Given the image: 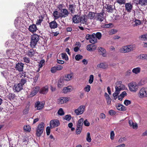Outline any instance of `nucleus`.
Here are the masks:
<instances>
[{
    "label": "nucleus",
    "mask_w": 147,
    "mask_h": 147,
    "mask_svg": "<svg viewBox=\"0 0 147 147\" xmlns=\"http://www.w3.org/2000/svg\"><path fill=\"white\" fill-rule=\"evenodd\" d=\"M30 39V47L32 48H35L40 39L39 36L36 34H34L32 35Z\"/></svg>",
    "instance_id": "obj_1"
},
{
    "label": "nucleus",
    "mask_w": 147,
    "mask_h": 147,
    "mask_svg": "<svg viewBox=\"0 0 147 147\" xmlns=\"http://www.w3.org/2000/svg\"><path fill=\"white\" fill-rule=\"evenodd\" d=\"M135 46L133 45H129L123 46L119 49V51L121 53H127L134 50Z\"/></svg>",
    "instance_id": "obj_2"
},
{
    "label": "nucleus",
    "mask_w": 147,
    "mask_h": 147,
    "mask_svg": "<svg viewBox=\"0 0 147 147\" xmlns=\"http://www.w3.org/2000/svg\"><path fill=\"white\" fill-rule=\"evenodd\" d=\"M45 124L41 122L38 126L36 129V134L37 136H40L42 134L44 129Z\"/></svg>",
    "instance_id": "obj_3"
},
{
    "label": "nucleus",
    "mask_w": 147,
    "mask_h": 147,
    "mask_svg": "<svg viewBox=\"0 0 147 147\" xmlns=\"http://www.w3.org/2000/svg\"><path fill=\"white\" fill-rule=\"evenodd\" d=\"M129 90L132 92H135L138 90V84L135 82H132L128 84Z\"/></svg>",
    "instance_id": "obj_4"
},
{
    "label": "nucleus",
    "mask_w": 147,
    "mask_h": 147,
    "mask_svg": "<svg viewBox=\"0 0 147 147\" xmlns=\"http://www.w3.org/2000/svg\"><path fill=\"white\" fill-rule=\"evenodd\" d=\"M138 96L141 98L147 97V88L143 87L138 94Z\"/></svg>",
    "instance_id": "obj_5"
},
{
    "label": "nucleus",
    "mask_w": 147,
    "mask_h": 147,
    "mask_svg": "<svg viewBox=\"0 0 147 147\" xmlns=\"http://www.w3.org/2000/svg\"><path fill=\"white\" fill-rule=\"evenodd\" d=\"M85 106L81 105L78 108L75 109L74 112L77 115H78L82 114L85 111Z\"/></svg>",
    "instance_id": "obj_6"
},
{
    "label": "nucleus",
    "mask_w": 147,
    "mask_h": 147,
    "mask_svg": "<svg viewBox=\"0 0 147 147\" xmlns=\"http://www.w3.org/2000/svg\"><path fill=\"white\" fill-rule=\"evenodd\" d=\"M40 89V88L38 86L34 87L29 94L28 95V97H32L36 95Z\"/></svg>",
    "instance_id": "obj_7"
},
{
    "label": "nucleus",
    "mask_w": 147,
    "mask_h": 147,
    "mask_svg": "<svg viewBox=\"0 0 147 147\" xmlns=\"http://www.w3.org/2000/svg\"><path fill=\"white\" fill-rule=\"evenodd\" d=\"M50 125L51 128L58 126L60 125L59 121L57 119H54L51 120L50 122Z\"/></svg>",
    "instance_id": "obj_8"
},
{
    "label": "nucleus",
    "mask_w": 147,
    "mask_h": 147,
    "mask_svg": "<svg viewBox=\"0 0 147 147\" xmlns=\"http://www.w3.org/2000/svg\"><path fill=\"white\" fill-rule=\"evenodd\" d=\"M105 18L104 13H96L95 19L96 20L102 22L105 19Z\"/></svg>",
    "instance_id": "obj_9"
},
{
    "label": "nucleus",
    "mask_w": 147,
    "mask_h": 147,
    "mask_svg": "<svg viewBox=\"0 0 147 147\" xmlns=\"http://www.w3.org/2000/svg\"><path fill=\"white\" fill-rule=\"evenodd\" d=\"M61 13V18H65L67 17L69 13V12L66 9H60Z\"/></svg>",
    "instance_id": "obj_10"
},
{
    "label": "nucleus",
    "mask_w": 147,
    "mask_h": 147,
    "mask_svg": "<svg viewBox=\"0 0 147 147\" xmlns=\"http://www.w3.org/2000/svg\"><path fill=\"white\" fill-rule=\"evenodd\" d=\"M45 105V103L43 102L38 101L35 104V107L37 108V110H41L43 108Z\"/></svg>",
    "instance_id": "obj_11"
},
{
    "label": "nucleus",
    "mask_w": 147,
    "mask_h": 147,
    "mask_svg": "<svg viewBox=\"0 0 147 147\" xmlns=\"http://www.w3.org/2000/svg\"><path fill=\"white\" fill-rule=\"evenodd\" d=\"M24 67V64L22 63H18L16 65L15 67L16 70L19 72L23 71Z\"/></svg>",
    "instance_id": "obj_12"
},
{
    "label": "nucleus",
    "mask_w": 147,
    "mask_h": 147,
    "mask_svg": "<svg viewBox=\"0 0 147 147\" xmlns=\"http://www.w3.org/2000/svg\"><path fill=\"white\" fill-rule=\"evenodd\" d=\"M69 100V98H67L61 97L57 99V103L59 104H62L66 103Z\"/></svg>",
    "instance_id": "obj_13"
},
{
    "label": "nucleus",
    "mask_w": 147,
    "mask_h": 147,
    "mask_svg": "<svg viewBox=\"0 0 147 147\" xmlns=\"http://www.w3.org/2000/svg\"><path fill=\"white\" fill-rule=\"evenodd\" d=\"M23 86L19 83L15 84L13 87V90L15 92H19L22 89Z\"/></svg>",
    "instance_id": "obj_14"
},
{
    "label": "nucleus",
    "mask_w": 147,
    "mask_h": 147,
    "mask_svg": "<svg viewBox=\"0 0 147 147\" xmlns=\"http://www.w3.org/2000/svg\"><path fill=\"white\" fill-rule=\"evenodd\" d=\"M80 22L81 24L87 25L88 23L87 16L84 15L80 17Z\"/></svg>",
    "instance_id": "obj_15"
},
{
    "label": "nucleus",
    "mask_w": 147,
    "mask_h": 147,
    "mask_svg": "<svg viewBox=\"0 0 147 147\" xmlns=\"http://www.w3.org/2000/svg\"><path fill=\"white\" fill-rule=\"evenodd\" d=\"M96 48V45L94 44L88 45H87L86 47V49L89 51H94Z\"/></svg>",
    "instance_id": "obj_16"
},
{
    "label": "nucleus",
    "mask_w": 147,
    "mask_h": 147,
    "mask_svg": "<svg viewBox=\"0 0 147 147\" xmlns=\"http://www.w3.org/2000/svg\"><path fill=\"white\" fill-rule=\"evenodd\" d=\"M73 76V73L72 72L69 74H65L63 77V80L67 81H70L72 79Z\"/></svg>",
    "instance_id": "obj_17"
},
{
    "label": "nucleus",
    "mask_w": 147,
    "mask_h": 147,
    "mask_svg": "<svg viewBox=\"0 0 147 147\" xmlns=\"http://www.w3.org/2000/svg\"><path fill=\"white\" fill-rule=\"evenodd\" d=\"M125 10L128 12L130 13L131 12L132 9V4L131 3H126L125 4Z\"/></svg>",
    "instance_id": "obj_18"
},
{
    "label": "nucleus",
    "mask_w": 147,
    "mask_h": 147,
    "mask_svg": "<svg viewBox=\"0 0 147 147\" xmlns=\"http://www.w3.org/2000/svg\"><path fill=\"white\" fill-rule=\"evenodd\" d=\"M129 124L130 127L134 129H136L138 127L137 123H134L132 120L131 119L129 120Z\"/></svg>",
    "instance_id": "obj_19"
},
{
    "label": "nucleus",
    "mask_w": 147,
    "mask_h": 147,
    "mask_svg": "<svg viewBox=\"0 0 147 147\" xmlns=\"http://www.w3.org/2000/svg\"><path fill=\"white\" fill-rule=\"evenodd\" d=\"M16 79V76L10 74L9 77L8 78L7 80L9 82L13 83L15 82Z\"/></svg>",
    "instance_id": "obj_20"
},
{
    "label": "nucleus",
    "mask_w": 147,
    "mask_h": 147,
    "mask_svg": "<svg viewBox=\"0 0 147 147\" xmlns=\"http://www.w3.org/2000/svg\"><path fill=\"white\" fill-rule=\"evenodd\" d=\"M97 66L100 68L106 69L108 68L109 65L108 64L102 63L98 64Z\"/></svg>",
    "instance_id": "obj_21"
},
{
    "label": "nucleus",
    "mask_w": 147,
    "mask_h": 147,
    "mask_svg": "<svg viewBox=\"0 0 147 147\" xmlns=\"http://www.w3.org/2000/svg\"><path fill=\"white\" fill-rule=\"evenodd\" d=\"M11 36L13 38H15L16 39L20 40V35L18 34V32L17 31H15L11 35Z\"/></svg>",
    "instance_id": "obj_22"
},
{
    "label": "nucleus",
    "mask_w": 147,
    "mask_h": 147,
    "mask_svg": "<svg viewBox=\"0 0 147 147\" xmlns=\"http://www.w3.org/2000/svg\"><path fill=\"white\" fill-rule=\"evenodd\" d=\"M98 51L100 53V55L104 57H106L107 56V54L106 53V51L102 47L98 48Z\"/></svg>",
    "instance_id": "obj_23"
},
{
    "label": "nucleus",
    "mask_w": 147,
    "mask_h": 147,
    "mask_svg": "<svg viewBox=\"0 0 147 147\" xmlns=\"http://www.w3.org/2000/svg\"><path fill=\"white\" fill-rule=\"evenodd\" d=\"M80 17L78 15H74L73 17V22L75 23H78L80 22Z\"/></svg>",
    "instance_id": "obj_24"
},
{
    "label": "nucleus",
    "mask_w": 147,
    "mask_h": 147,
    "mask_svg": "<svg viewBox=\"0 0 147 147\" xmlns=\"http://www.w3.org/2000/svg\"><path fill=\"white\" fill-rule=\"evenodd\" d=\"M28 29L30 32H34L37 30V28L36 25L33 24L29 26Z\"/></svg>",
    "instance_id": "obj_25"
},
{
    "label": "nucleus",
    "mask_w": 147,
    "mask_h": 147,
    "mask_svg": "<svg viewBox=\"0 0 147 147\" xmlns=\"http://www.w3.org/2000/svg\"><path fill=\"white\" fill-rule=\"evenodd\" d=\"M35 50L32 49H30L28 50L26 53V55L29 57H32L34 56L35 52Z\"/></svg>",
    "instance_id": "obj_26"
},
{
    "label": "nucleus",
    "mask_w": 147,
    "mask_h": 147,
    "mask_svg": "<svg viewBox=\"0 0 147 147\" xmlns=\"http://www.w3.org/2000/svg\"><path fill=\"white\" fill-rule=\"evenodd\" d=\"M134 24H133L132 26L133 27H135L138 26L140 25L141 23V22L140 20L136 19H134L133 20Z\"/></svg>",
    "instance_id": "obj_27"
},
{
    "label": "nucleus",
    "mask_w": 147,
    "mask_h": 147,
    "mask_svg": "<svg viewBox=\"0 0 147 147\" xmlns=\"http://www.w3.org/2000/svg\"><path fill=\"white\" fill-rule=\"evenodd\" d=\"M49 88L47 86H45L44 87L42 88L40 91V93L43 94H45L47 93L48 91Z\"/></svg>",
    "instance_id": "obj_28"
},
{
    "label": "nucleus",
    "mask_w": 147,
    "mask_h": 147,
    "mask_svg": "<svg viewBox=\"0 0 147 147\" xmlns=\"http://www.w3.org/2000/svg\"><path fill=\"white\" fill-rule=\"evenodd\" d=\"M96 13L94 12H90L87 14V17L90 19L92 20L96 16Z\"/></svg>",
    "instance_id": "obj_29"
},
{
    "label": "nucleus",
    "mask_w": 147,
    "mask_h": 147,
    "mask_svg": "<svg viewBox=\"0 0 147 147\" xmlns=\"http://www.w3.org/2000/svg\"><path fill=\"white\" fill-rule=\"evenodd\" d=\"M72 87L71 86H69L67 87L64 88L63 90V92L64 93H67L71 91Z\"/></svg>",
    "instance_id": "obj_30"
},
{
    "label": "nucleus",
    "mask_w": 147,
    "mask_h": 147,
    "mask_svg": "<svg viewBox=\"0 0 147 147\" xmlns=\"http://www.w3.org/2000/svg\"><path fill=\"white\" fill-rule=\"evenodd\" d=\"M105 7L107 9V11L109 12H112L113 11V6L111 5H106Z\"/></svg>",
    "instance_id": "obj_31"
},
{
    "label": "nucleus",
    "mask_w": 147,
    "mask_h": 147,
    "mask_svg": "<svg viewBox=\"0 0 147 147\" xmlns=\"http://www.w3.org/2000/svg\"><path fill=\"white\" fill-rule=\"evenodd\" d=\"M76 5H75L71 4L69 5V9L71 13H74L75 11Z\"/></svg>",
    "instance_id": "obj_32"
},
{
    "label": "nucleus",
    "mask_w": 147,
    "mask_h": 147,
    "mask_svg": "<svg viewBox=\"0 0 147 147\" xmlns=\"http://www.w3.org/2000/svg\"><path fill=\"white\" fill-rule=\"evenodd\" d=\"M50 27L51 28H55L57 27V24L55 21L49 23Z\"/></svg>",
    "instance_id": "obj_33"
},
{
    "label": "nucleus",
    "mask_w": 147,
    "mask_h": 147,
    "mask_svg": "<svg viewBox=\"0 0 147 147\" xmlns=\"http://www.w3.org/2000/svg\"><path fill=\"white\" fill-rule=\"evenodd\" d=\"M90 43L94 44L97 42V39L93 35V34L91 35V36L90 40Z\"/></svg>",
    "instance_id": "obj_34"
},
{
    "label": "nucleus",
    "mask_w": 147,
    "mask_h": 147,
    "mask_svg": "<svg viewBox=\"0 0 147 147\" xmlns=\"http://www.w3.org/2000/svg\"><path fill=\"white\" fill-rule=\"evenodd\" d=\"M147 82V79L146 78L142 79L138 83L139 86H141Z\"/></svg>",
    "instance_id": "obj_35"
},
{
    "label": "nucleus",
    "mask_w": 147,
    "mask_h": 147,
    "mask_svg": "<svg viewBox=\"0 0 147 147\" xmlns=\"http://www.w3.org/2000/svg\"><path fill=\"white\" fill-rule=\"evenodd\" d=\"M117 108L118 110L121 111H124L126 110L125 107L120 104H118L117 106Z\"/></svg>",
    "instance_id": "obj_36"
},
{
    "label": "nucleus",
    "mask_w": 147,
    "mask_h": 147,
    "mask_svg": "<svg viewBox=\"0 0 147 147\" xmlns=\"http://www.w3.org/2000/svg\"><path fill=\"white\" fill-rule=\"evenodd\" d=\"M84 119L81 118L78 121L77 124V126L79 127H82L83 123H84Z\"/></svg>",
    "instance_id": "obj_37"
},
{
    "label": "nucleus",
    "mask_w": 147,
    "mask_h": 147,
    "mask_svg": "<svg viewBox=\"0 0 147 147\" xmlns=\"http://www.w3.org/2000/svg\"><path fill=\"white\" fill-rule=\"evenodd\" d=\"M140 71L141 68L140 67H137L134 68L132 72L135 74H138L140 72Z\"/></svg>",
    "instance_id": "obj_38"
},
{
    "label": "nucleus",
    "mask_w": 147,
    "mask_h": 147,
    "mask_svg": "<svg viewBox=\"0 0 147 147\" xmlns=\"http://www.w3.org/2000/svg\"><path fill=\"white\" fill-rule=\"evenodd\" d=\"M1 74L7 80L10 74H9L8 71H6L1 72Z\"/></svg>",
    "instance_id": "obj_39"
},
{
    "label": "nucleus",
    "mask_w": 147,
    "mask_h": 147,
    "mask_svg": "<svg viewBox=\"0 0 147 147\" xmlns=\"http://www.w3.org/2000/svg\"><path fill=\"white\" fill-rule=\"evenodd\" d=\"M53 15L56 19L59 18L60 17H61L60 13L59 14L57 11H55L53 12Z\"/></svg>",
    "instance_id": "obj_40"
},
{
    "label": "nucleus",
    "mask_w": 147,
    "mask_h": 147,
    "mask_svg": "<svg viewBox=\"0 0 147 147\" xmlns=\"http://www.w3.org/2000/svg\"><path fill=\"white\" fill-rule=\"evenodd\" d=\"M146 54H142L139 55L136 57L139 60H145Z\"/></svg>",
    "instance_id": "obj_41"
},
{
    "label": "nucleus",
    "mask_w": 147,
    "mask_h": 147,
    "mask_svg": "<svg viewBox=\"0 0 147 147\" xmlns=\"http://www.w3.org/2000/svg\"><path fill=\"white\" fill-rule=\"evenodd\" d=\"M93 35L96 38H97L98 39H100L102 36V34L100 32H97L96 33H93Z\"/></svg>",
    "instance_id": "obj_42"
},
{
    "label": "nucleus",
    "mask_w": 147,
    "mask_h": 147,
    "mask_svg": "<svg viewBox=\"0 0 147 147\" xmlns=\"http://www.w3.org/2000/svg\"><path fill=\"white\" fill-rule=\"evenodd\" d=\"M40 76V73H38L37 74L35 75V76L34 77L33 79V83L35 84L37 82L38 78Z\"/></svg>",
    "instance_id": "obj_43"
},
{
    "label": "nucleus",
    "mask_w": 147,
    "mask_h": 147,
    "mask_svg": "<svg viewBox=\"0 0 147 147\" xmlns=\"http://www.w3.org/2000/svg\"><path fill=\"white\" fill-rule=\"evenodd\" d=\"M139 3L142 6L146 5L147 4V0H139Z\"/></svg>",
    "instance_id": "obj_44"
},
{
    "label": "nucleus",
    "mask_w": 147,
    "mask_h": 147,
    "mask_svg": "<svg viewBox=\"0 0 147 147\" xmlns=\"http://www.w3.org/2000/svg\"><path fill=\"white\" fill-rule=\"evenodd\" d=\"M82 129V127H77L76 130V133L77 134H80L81 133Z\"/></svg>",
    "instance_id": "obj_45"
},
{
    "label": "nucleus",
    "mask_w": 147,
    "mask_h": 147,
    "mask_svg": "<svg viewBox=\"0 0 147 147\" xmlns=\"http://www.w3.org/2000/svg\"><path fill=\"white\" fill-rule=\"evenodd\" d=\"M86 140L88 142H90L91 141V138L90 136V134L89 132H88L87 134L86 138Z\"/></svg>",
    "instance_id": "obj_46"
},
{
    "label": "nucleus",
    "mask_w": 147,
    "mask_h": 147,
    "mask_svg": "<svg viewBox=\"0 0 147 147\" xmlns=\"http://www.w3.org/2000/svg\"><path fill=\"white\" fill-rule=\"evenodd\" d=\"M13 50L12 49L8 50L7 51L6 53L9 56H11L13 55Z\"/></svg>",
    "instance_id": "obj_47"
},
{
    "label": "nucleus",
    "mask_w": 147,
    "mask_h": 147,
    "mask_svg": "<svg viewBox=\"0 0 147 147\" xmlns=\"http://www.w3.org/2000/svg\"><path fill=\"white\" fill-rule=\"evenodd\" d=\"M94 80V76L93 75H91L90 76L88 82L90 84H91L93 82Z\"/></svg>",
    "instance_id": "obj_48"
},
{
    "label": "nucleus",
    "mask_w": 147,
    "mask_h": 147,
    "mask_svg": "<svg viewBox=\"0 0 147 147\" xmlns=\"http://www.w3.org/2000/svg\"><path fill=\"white\" fill-rule=\"evenodd\" d=\"M23 62L25 63H29L30 62V59L27 57H25L23 58Z\"/></svg>",
    "instance_id": "obj_49"
},
{
    "label": "nucleus",
    "mask_w": 147,
    "mask_h": 147,
    "mask_svg": "<svg viewBox=\"0 0 147 147\" xmlns=\"http://www.w3.org/2000/svg\"><path fill=\"white\" fill-rule=\"evenodd\" d=\"M61 55L63 59H65V60H67L68 59L67 55L66 53H62Z\"/></svg>",
    "instance_id": "obj_50"
},
{
    "label": "nucleus",
    "mask_w": 147,
    "mask_h": 147,
    "mask_svg": "<svg viewBox=\"0 0 147 147\" xmlns=\"http://www.w3.org/2000/svg\"><path fill=\"white\" fill-rule=\"evenodd\" d=\"M22 71V73H20L19 74V76L20 78H24L25 77H26V73L23 71Z\"/></svg>",
    "instance_id": "obj_51"
},
{
    "label": "nucleus",
    "mask_w": 147,
    "mask_h": 147,
    "mask_svg": "<svg viewBox=\"0 0 147 147\" xmlns=\"http://www.w3.org/2000/svg\"><path fill=\"white\" fill-rule=\"evenodd\" d=\"M20 22L18 20V18H17L15 20L14 24L16 27H18L20 24Z\"/></svg>",
    "instance_id": "obj_52"
},
{
    "label": "nucleus",
    "mask_w": 147,
    "mask_h": 147,
    "mask_svg": "<svg viewBox=\"0 0 147 147\" xmlns=\"http://www.w3.org/2000/svg\"><path fill=\"white\" fill-rule=\"evenodd\" d=\"M24 130L28 131H30L31 130V128L29 125H26L24 127Z\"/></svg>",
    "instance_id": "obj_53"
},
{
    "label": "nucleus",
    "mask_w": 147,
    "mask_h": 147,
    "mask_svg": "<svg viewBox=\"0 0 147 147\" xmlns=\"http://www.w3.org/2000/svg\"><path fill=\"white\" fill-rule=\"evenodd\" d=\"M58 114L60 115H63L64 114V113L62 108H60L58 111Z\"/></svg>",
    "instance_id": "obj_54"
},
{
    "label": "nucleus",
    "mask_w": 147,
    "mask_h": 147,
    "mask_svg": "<svg viewBox=\"0 0 147 147\" xmlns=\"http://www.w3.org/2000/svg\"><path fill=\"white\" fill-rule=\"evenodd\" d=\"M83 58V56L79 54L77 55H76L75 59L77 61H79L80 60L82 59Z\"/></svg>",
    "instance_id": "obj_55"
},
{
    "label": "nucleus",
    "mask_w": 147,
    "mask_h": 147,
    "mask_svg": "<svg viewBox=\"0 0 147 147\" xmlns=\"http://www.w3.org/2000/svg\"><path fill=\"white\" fill-rule=\"evenodd\" d=\"M26 82V78H22L20 80V81L19 84H21L22 85V86H23V85H24L25 84Z\"/></svg>",
    "instance_id": "obj_56"
},
{
    "label": "nucleus",
    "mask_w": 147,
    "mask_h": 147,
    "mask_svg": "<svg viewBox=\"0 0 147 147\" xmlns=\"http://www.w3.org/2000/svg\"><path fill=\"white\" fill-rule=\"evenodd\" d=\"M63 118L67 121H69L71 118V116L70 115H68L65 116Z\"/></svg>",
    "instance_id": "obj_57"
},
{
    "label": "nucleus",
    "mask_w": 147,
    "mask_h": 147,
    "mask_svg": "<svg viewBox=\"0 0 147 147\" xmlns=\"http://www.w3.org/2000/svg\"><path fill=\"white\" fill-rule=\"evenodd\" d=\"M90 88L89 85H87L84 88V90L85 92H88L90 90Z\"/></svg>",
    "instance_id": "obj_58"
},
{
    "label": "nucleus",
    "mask_w": 147,
    "mask_h": 147,
    "mask_svg": "<svg viewBox=\"0 0 147 147\" xmlns=\"http://www.w3.org/2000/svg\"><path fill=\"white\" fill-rule=\"evenodd\" d=\"M127 140V138L125 137L121 138L119 139L118 141V142L120 143H122L124 141Z\"/></svg>",
    "instance_id": "obj_59"
},
{
    "label": "nucleus",
    "mask_w": 147,
    "mask_h": 147,
    "mask_svg": "<svg viewBox=\"0 0 147 147\" xmlns=\"http://www.w3.org/2000/svg\"><path fill=\"white\" fill-rule=\"evenodd\" d=\"M115 91L116 92L118 93L119 94L120 93V92L121 90V89L120 87V86L118 87L117 86H116L115 87Z\"/></svg>",
    "instance_id": "obj_60"
},
{
    "label": "nucleus",
    "mask_w": 147,
    "mask_h": 147,
    "mask_svg": "<svg viewBox=\"0 0 147 147\" xmlns=\"http://www.w3.org/2000/svg\"><path fill=\"white\" fill-rule=\"evenodd\" d=\"M117 2L121 5L124 4L125 2V0H117Z\"/></svg>",
    "instance_id": "obj_61"
},
{
    "label": "nucleus",
    "mask_w": 147,
    "mask_h": 147,
    "mask_svg": "<svg viewBox=\"0 0 147 147\" xmlns=\"http://www.w3.org/2000/svg\"><path fill=\"white\" fill-rule=\"evenodd\" d=\"M117 30H116L112 29L109 32V34L110 35L114 34L117 33Z\"/></svg>",
    "instance_id": "obj_62"
},
{
    "label": "nucleus",
    "mask_w": 147,
    "mask_h": 147,
    "mask_svg": "<svg viewBox=\"0 0 147 147\" xmlns=\"http://www.w3.org/2000/svg\"><path fill=\"white\" fill-rule=\"evenodd\" d=\"M51 127L49 126H48L47 127L46 129V131L47 134V135H49L50 133Z\"/></svg>",
    "instance_id": "obj_63"
},
{
    "label": "nucleus",
    "mask_w": 147,
    "mask_h": 147,
    "mask_svg": "<svg viewBox=\"0 0 147 147\" xmlns=\"http://www.w3.org/2000/svg\"><path fill=\"white\" fill-rule=\"evenodd\" d=\"M55 67L57 70H60L63 68L62 66L60 65H57Z\"/></svg>",
    "instance_id": "obj_64"
}]
</instances>
